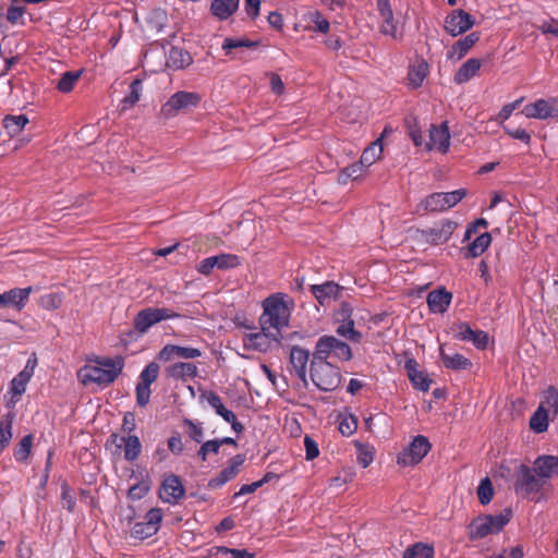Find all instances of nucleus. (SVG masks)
<instances>
[{"label": "nucleus", "mask_w": 558, "mask_h": 558, "mask_svg": "<svg viewBox=\"0 0 558 558\" xmlns=\"http://www.w3.org/2000/svg\"><path fill=\"white\" fill-rule=\"evenodd\" d=\"M284 294L278 293L264 300V312L259 318L264 331L275 329L278 335H281V328L289 325L291 308L284 301Z\"/></svg>", "instance_id": "1"}, {"label": "nucleus", "mask_w": 558, "mask_h": 558, "mask_svg": "<svg viewBox=\"0 0 558 558\" xmlns=\"http://www.w3.org/2000/svg\"><path fill=\"white\" fill-rule=\"evenodd\" d=\"M124 359L105 357L98 361V365H87L82 369L83 384L95 383L100 386H108L113 383L122 373Z\"/></svg>", "instance_id": "2"}, {"label": "nucleus", "mask_w": 558, "mask_h": 558, "mask_svg": "<svg viewBox=\"0 0 558 558\" xmlns=\"http://www.w3.org/2000/svg\"><path fill=\"white\" fill-rule=\"evenodd\" d=\"M511 518L512 510L510 508H505L500 513L496 515H478L473 519L468 526L469 538L474 541L484 538L489 534H497L504 529L506 524L510 522Z\"/></svg>", "instance_id": "3"}, {"label": "nucleus", "mask_w": 558, "mask_h": 558, "mask_svg": "<svg viewBox=\"0 0 558 558\" xmlns=\"http://www.w3.org/2000/svg\"><path fill=\"white\" fill-rule=\"evenodd\" d=\"M311 378L314 385L322 391H333L341 383V374L338 367L327 361H312Z\"/></svg>", "instance_id": "4"}, {"label": "nucleus", "mask_w": 558, "mask_h": 558, "mask_svg": "<svg viewBox=\"0 0 558 558\" xmlns=\"http://www.w3.org/2000/svg\"><path fill=\"white\" fill-rule=\"evenodd\" d=\"M201 101V94L196 92L179 90L161 106L160 116L165 119L173 118L180 112H187L197 107Z\"/></svg>", "instance_id": "5"}, {"label": "nucleus", "mask_w": 558, "mask_h": 558, "mask_svg": "<svg viewBox=\"0 0 558 558\" xmlns=\"http://www.w3.org/2000/svg\"><path fill=\"white\" fill-rule=\"evenodd\" d=\"M180 317L183 315L168 307H146L135 315L133 325L136 331L146 333L150 327L162 320Z\"/></svg>", "instance_id": "6"}, {"label": "nucleus", "mask_w": 558, "mask_h": 558, "mask_svg": "<svg viewBox=\"0 0 558 558\" xmlns=\"http://www.w3.org/2000/svg\"><path fill=\"white\" fill-rule=\"evenodd\" d=\"M466 196L465 189H459L452 192L447 193H433L428 195L422 203L421 207L424 208L425 211L435 213V211H444L447 210L459 202H461Z\"/></svg>", "instance_id": "7"}, {"label": "nucleus", "mask_w": 558, "mask_h": 558, "mask_svg": "<svg viewBox=\"0 0 558 558\" xmlns=\"http://www.w3.org/2000/svg\"><path fill=\"white\" fill-rule=\"evenodd\" d=\"M432 445L427 437L418 435L414 437L410 446L403 449L397 457V463L402 466L415 465L420 463L423 458L430 450Z\"/></svg>", "instance_id": "8"}, {"label": "nucleus", "mask_w": 558, "mask_h": 558, "mask_svg": "<svg viewBox=\"0 0 558 558\" xmlns=\"http://www.w3.org/2000/svg\"><path fill=\"white\" fill-rule=\"evenodd\" d=\"M545 485V481L542 480L536 472L534 466L530 468L525 464H521L517 471V480L514 488L517 492H524L525 494H536L542 490Z\"/></svg>", "instance_id": "9"}, {"label": "nucleus", "mask_w": 558, "mask_h": 558, "mask_svg": "<svg viewBox=\"0 0 558 558\" xmlns=\"http://www.w3.org/2000/svg\"><path fill=\"white\" fill-rule=\"evenodd\" d=\"M475 24V17L462 9L451 11L445 19V31L456 37L471 29Z\"/></svg>", "instance_id": "10"}, {"label": "nucleus", "mask_w": 558, "mask_h": 558, "mask_svg": "<svg viewBox=\"0 0 558 558\" xmlns=\"http://www.w3.org/2000/svg\"><path fill=\"white\" fill-rule=\"evenodd\" d=\"M522 113L526 118L545 120L548 118L558 117V99H538L533 104H529L524 107Z\"/></svg>", "instance_id": "11"}, {"label": "nucleus", "mask_w": 558, "mask_h": 558, "mask_svg": "<svg viewBox=\"0 0 558 558\" xmlns=\"http://www.w3.org/2000/svg\"><path fill=\"white\" fill-rule=\"evenodd\" d=\"M458 223L452 220H445L440 227L430 228L427 230H418L423 240L433 245L446 243L451 238L453 231L457 229Z\"/></svg>", "instance_id": "12"}, {"label": "nucleus", "mask_w": 558, "mask_h": 558, "mask_svg": "<svg viewBox=\"0 0 558 558\" xmlns=\"http://www.w3.org/2000/svg\"><path fill=\"white\" fill-rule=\"evenodd\" d=\"M185 495V488L178 475L170 474L165 477L161 488L160 498L168 504H174L182 499Z\"/></svg>", "instance_id": "13"}, {"label": "nucleus", "mask_w": 558, "mask_h": 558, "mask_svg": "<svg viewBox=\"0 0 558 558\" xmlns=\"http://www.w3.org/2000/svg\"><path fill=\"white\" fill-rule=\"evenodd\" d=\"M199 356H202L199 349L178 344H166L159 351L157 359L162 362H170L174 359L193 360Z\"/></svg>", "instance_id": "14"}, {"label": "nucleus", "mask_w": 558, "mask_h": 558, "mask_svg": "<svg viewBox=\"0 0 558 558\" xmlns=\"http://www.w3.org/2000/svg\"><path fill=\"white\" fill-rule=\"evenodd\" d=\"M456 330V339L460 341H470L478 350L486 349L488 344V333L486 331L473 330L468 323L457 324Z\"/></svg>", "instance_id": "15"}, {"label": "nucleus", "mask_w": 558, "mask_h": 558, "mask_svg": "<svg viewBox=\"0 0 558 558\" xmlns=\"http://www.w3.org/2000/svg\"><path fill=\"white\" fill-rule=\"evenodd\" d=\"M245 461L244 454H236L229 460V465L221 470L219 474L208 482L209 488H217L225 485L227 482L236 476L240 472V468Z\"/></svg>", "instance_id": "16"}, {"label": "nucleus", "mask_w": 558, "mask_h": 558, "mask_svg": "<svg viewBox=\"0 0 558 558\" xmlns=\"http://www.w3.org/2000/svg\"><path fill=\"white\" fill-rule=\"evenodd\" d=\"M449 145L450 134L447 122H444L440 125H430L429 142L426 143L427 149H438L439 151L446 153Z\"/></svg>", "instance_id": "17"}, {"label": "nucleus", "mask_w": 558, "mask_h": 558, "mask_svg": "<svg viewBox=\"0 0 558 558\" xmlns=\"http://www.w3.org/2000/svg\"><path fill=\"white\" fill-rule=\"evenodd\" d=\"M110 440L118 448L124 446V458L128 461H134L137 459L142 451V445L137 436L126 435L119 437L117 434H111Z\"/></svg>", "instance_id": "18"}, {"label": "nucleus", "mask_w": 558, "mask_h": 558, "mask_svg": "<svg viewBox=\"0 0 558 558\" xmlns=\"http://www.w3.org/2000/svg\"><path fill=\"white\" fill-rule=\"evenodd\" d=\"M37 366V359L31 357L28 359L25 367L11 381V393L13 397L22 396L25 390L28 381L34 375L35 367Z\"/></svg>", "instance_id": "19"}, {"label": "nucleus", "mask_w": 558, "mask_h": 558, "mask_svg": "<svg viewBox=\"0 0 558 558\" xmlns=\"http://www.w3.org/2000/svg\"><path fill=\"white\" fill-rule=\"evenodd\" d=\"M310 359V352L301 347L294 345L290 351V364L295 375L304 386L308 385L306 379V365Z\"/></svg>", "instance_id": "20"}, {"label": "nucleus", "mask_w": 558, "mask_h": 558, "mask_svg": "<svg viewBox=\"0 0 558 558\" xmlns=\"http://www.w3.org/2000/svg\"><path fill=\"white\" fill-rule=\"evenodd\" d=\"M165 373L168 378L186 381L198 375V368L192 362H175L167 366Z\"/></svg>", "instance_id": "21"}, {"label": "nucleus", "mask_w": 558, "mask_h": 558, "mask_svg": "<svg viewBox=\"0 0 558 558\" xmlns=\"http://www.w3.org/2000/svg\"><path fill=\"white\" fill-rule=\"evenodd\" d=\"M281 335L277 332L264 331L262 329L260 332L250 333L245 337V347L250 349H254L260 352H266L270 349L271 341L279 342Z\"/></svg>", "instance_id": "22"}, {"label": "nucleus", "mask_w": 558, "mask_h": 558, "mask_svg": "<svg viewBox=\"0 0 558 558\" xmlns=\"http://www.w3.org/2000/svg\"><path fill=\"white\" fill-rule=\"evenodd\" d=\"M32 292V287H27L24 289L14 288L4 293H0V307H5L12 305L17 311H21Z\"/></svg>", "instance_id": "23"}, {"label": "nucleus", "mask_w": 558, "mask_h": 558, "mask_svg": "<svg viewBox=\"0 0 558 558\" xmlns=\"http://www.w3.org/2000/svg\"><path fill=\"white\" fill-rule=\"evenodd\" d=\"M342 288L333 281L311 286V291L320 305H326L330 300H337Z\"/></svg>", "instance_id": "24"}, {"label": "nucleus", "mask_w": 558, "mask_h": 558, "mask_svg": "<svg viewBox=\"0 0 558 558\" xmlns=\"http://www.w3.org/2000/svg\"><path fill=\"white\" fill-rule=\"evenodd\" d=\"M480 40V33L473 32L465 37L457 40L448 50L447 58L449 60H461L472 47Z\"/></svg>", "instance_id": "25"}, {"label": "nucleus", "mask_w": 558, "mask_h": 558, "mask_svg": "<svg viewBox=\"0 0 558 558\" xmlns=\"http://www.w3.org/2000/svg\"><path fill=\"white\" fill-rule=\"evenodd\" d=\"M452 294L445 288H438L428 293L426 302L433 313H445L450 305Z\"/></svg>", "instance_id": "26"}, {"label": "nucleus", "mask_w": 558, "mask_h": 558, "mask_svg": "<svg viewBox=\"0 0 558 558\" xmlns=\"http://www.w3.org/2000/svg\"><path fill=\"white\" fill-rule=\"evenodd\" d=\"M534 471L542 480H546L558 475V457L555 456H539L534 461Z\"/></svg>", "instance_id": "27"}, {"label": "nucleus", "mask_w": 558, "mask_h": 558, "mask_svg": "<svg viewBox=\"0 0 558 558\" xmlns=\"http://www.w3.org/2000/svg\"><path fill=\"white\" fill-rule=\"evenodd\" d=\"M417 362L414 359H410L405 362V369L408 372L409 379L412 385L422 391H428L433 380L427 374L417 369Z\"/></svg>", "instance_id": "28"}, {"label": "nucleus", "mask_w": 558, "mask_h": 558, "mask_svg": "<svg viewBox=\"0 0 558 558\" xmlns=\"http://www.w3.org/2000/svg\"><path fill=\"white\" fill-rule=\"evenodd\" d=\"M193 62L189 51L179 47H171L168 53L167 65L173 70H180L189 66Z\"/></svg>", "instance_id": "29"}, {"label": "nucleus", "mask_w": 558, "mask_h": 558, "mask_svg": "<svg viewBox=\"0 0 558 558\" xmlns=\"http://www.w3.org/2000/svg\"><path fill=\"white\" fill-rule=\"evenodd\" d=\"M429 72V65L424 59L417 60L412 64L408 72L409 85L417 88L422 85L423 81Z\"/></svg>", "instance_id": "30"}, {"label": "nucleus", "mask_w": 558, "mask_h": 558, "mask_svg": "<svg viewBox=\"0 0 558 558\" xmlns=\"http://www.w3.org/2000/svg\"><path fill=\"white\" fill-rule=\"evenodd\" d=\"M482 62L480 59L471 58L465 61L454 74V82L458 84L469 82L481 69Z\"/></svg>", "instance_id": "31"}, {"label": "nucleus", "mask_w": 558, "mask_h": 558, "mask_svg": "<svg viewBox=\"0 0 558 558\" xmlns=\"http://www.w3.org/2000/svg\"><path fill=\"white\" fill-rule=\"evenodd\" d=\"M240 0H214L210 7L213 15L223 21L230 17L239 8Z\"/></svg>", "instance_id": "32"}, {"label": "nucleus", "mask_w": 558, "mask_h": 558, "mask_svg": "<svg viewBox=\"0 0 558 558\" xmlns=\"http://www.w3.org/2000/svg\"><path fill=\"white\" fill-rule=\"evenodd\" d=\"M439 353H440L442 363H444L445 367H447V368H450L453 371H461V369H469L473 365L472 362L462 354H459V353H456L453 355L447 354L442 347H440Z\"/></svg>", "instance_id": "33"}, {"label": "nucleus", "mask_w": 558, "mask_h": 558, "mask_svg": "<svg viewBox=\"0 0 558 558\" xmlns=\"http://www.w3.org/2000/svg\"><path fill=\"white\" fill-rule=\"evenodd\" d=\"M28 123V118L25 114L4 117L2 124L10 137L16 136Z\"/></svg>", "instance_id": "34"}, {"label": "nucleus", "mask_w": 558, "mask_h": 558, "mask_svg": "<svg viewBox=\"0 0 558 558\" xmlns=\"http://www.w3.org/2000/svg\"><path fill=\"white\" fill-rule=\"evenodd\" d=\"M208 404L215 409L216 413L220 415L225 421H233L234 413L230 410H228L222 401L221 398L214 391H207L203 393V396Z\"/></svg>", "instance_id": "35"}, {"label": "nucleus", "mask_w": 558, "mask_h": 558, "mask_svg": "<svg viewBox=\"0 0 558 558\" xmlns=\"http://www.w3.org/2000/svg\"><path fill=\"white\" fill-rule=\"evenodd\" d=\"M335 340V336L320 337L316 343L312 361H327V357L331 354Z\"/></svg>", "instance_id": "36"}, {"label": "nucleus", "mask_w": 558, "mask_h": 558, "mask_svg": "<svg viewBox=\"0 0 558 558\" xmlns=\"http://www.w3.org/2000/svg\"><path fill=\"white\" fill-rule=\"evenodd\" d=\"M492 242V235L488 232L480 234L473 242L468 246L466 257H477L482 255Z\"/></svg>", "instance_id": "37"}, {"label": "nucleus", "mask_w": 558, "mask_h": 558, "mask_svg": "<svg viewBox=\"0 0 558 558\" xmlns=\"http://www.w3.org/2000/svg\"><path fill=\"white\" fill-rule=\"evenodd\" d=\"M381 153V138H377L374 143H372L367 148L364 149L360 161L364 167H369L380 157Z\"/></svg>", "instance_id": "38"}, {"label": "nucleus", "mask_w": 558, "mask_h": 558, "mask_svg": "<svg viewBox=\"0 0 558 558\" xmlns=\"http://www.w3.org/2000/svg\"><path fill=\"white\" fill-rule=\"evenodd\" d=\"M82 70L64 72L57 83V89L61 93H70L82 75Z\"/></svg>", "instance_id": "39"}, {"label": "nucleus", "mask_w": 558, "mask_h": 558, "mask_svg": "<svg viewBox=\"0 0 558 558\" xmlns=\"http://www.w3.org/2000/svg\"><path fill=\"white\" fill-rule=\"evenodd\" d=\"M168 22V15L167 12L163 9L156 8L153 9L147 17V23L149 27L157 33H160L163 31L165 26Z\"/></svg>", "instance_id": "40"}, {"label": "nucleus", "mask_w": 558, "mask_h": 558, "mask_svg": "<svg viewBox=\"0 0 558 558\" xmlns=\"http://www.w3.org/2000/svg\"><path fill=\"white\" fill-rule=\"evenodd\" d=\"M530 428L535 433H544L548 428L547 411L541 405L530 418Z\"/></svg>", "instance_id": "41"}, {"label": "nucleus", "mask_w": 558, "mask_h": 558, "mask_svg": "<svg viewBox=\"0 0 558 558\" xmlns=\"http://www.w3.org/2000/svg\"><path fill=\"white\" fill-rule=\"evenodd\" d=\"M142 84L143 81L141 78H135L130 84V93L122 99V110L132 108L140 100L142 95Z\"/></svg>", "instance_id": "42"}, {"label": "nucleus", "mask_w": 558, "mask_h": 558, "mask_svg": "<svg viewBox=\"0 0 558 558\" xmlns=\"http://www.w3.org/2000/svg\"><path fill=\"white\" fill-rule=\"evenodd\" d=\"M433 547L423 543H416L407 548L403 553V558H433Z\"/></svg>", "instance_id": "43"}, {"label": "nucleus", "mask_w": 558, "mask_h": 558, "mask_svg": "<svg viewBox=\"0 0 558 558\" xmlns=\"http://www.w3.org/2000/svg\"><path fill=\"white\" fill-rule=\"evenodd\" d=\"M341 324L336 329V332L352 342H360L362 333L354 329V320L340 322Z\"/></svg>", "instance_id": "44"}, {"label": "nucleus", "mask_w": 558, "mask_h": 558, "mask_svg": "<svg viewBox=\"0 0 558 558\" xmlns=\"http://www.w3.org/2000/svg\"><path fill=\"white\" fill-rule=\"evenodd\" d=\"M33 444V435L28 434L25 435L20 442L17 444L15 450H14V458L16 461L24 462L27 460V458L31 454Z\"/></svg>", "instance_id": "45"}, {"label": "nucleus", "mask_w": 558, "mask_h": 558, "mask_svg": "<svg viewBox=\"0 0 558 558\" xmlns=\"http://www.w3.org/2000/svg\"><path fill=\"white\" fill-rule=\"evenodd\" d=\"M354 446L357 450V461L363 468H367L374 460V450L368 445H365L359 440L354 441Z\"/></svg>", "instance_id": "46"}, {"label": "nucleus", "mask_w": 558, "mask_h": 558, "mask_svg": "<svg viewBox=\"0 0 558 558\" xmlns=\"http://www.w3.org/2000/svg\"><path fill=\"white\" fill-rule=\"evenodd\" d=\"M258 41H253L246 38H231L228 37L223 40L222 49L226 51V53H230L232 49L235 48H255L258 46Z\"/></svg>", "instance_id": "47"}, {"label": "nucleus", "mask_w": 558, "mask_h": 558, "mask_svg": "<svg viewBox=\"0 0 558 558\" xmlns=\"http://www.w3.org/2000/svg\"><path fill=\"white\" fill-rule=\"evenodd\" d=\"M478 500L482 505L490 502L494 496V488L488 477L483 478L477 487Z\"/></svg>", "instance_id": "48"}, {"label": "nucleus", "mask_w": 558, "mask_h": 558, "mask_svg": "<svg viewBox=\"0 0 558 558\" xmlns=\"http://www.w3.org/2000/svg\"><path fill=\"white\" fill-rule=\"evenodd\" d=\"M215 258H217L216 267L221 270L235 268L241 264L240 257L234 254H219Z\"/></svg>", "instance_id": "49"}, {"label": "nucleus", "mask_w": 558, "mask_h": 558, "mask_svg": "<svg viewBox=\"0 0 558 558\" xmlns=\"http://www.w3.org/2000/svg\"><path fill=\"white\" fill-rule=\"evenodd\" d=\"M12 438V417L8 414L7 421L0 422V452L9 445Z\"/></svg>", "instance_id": "50"}, {"label": "nucleus", "mask_w": 558, "mask_h": 558, "mask_svg": "<svg viewBox=\"0 0 558 558\" xmlns=\"http://www.w3.org/2000/svg\"><path fill=\"white\" fill-rule=\"evenodd\" d=\"M162 520L161 510L158 508L150 509L146 514V529L147 534H155L158 530V524Z\"/></svg>", "instance_id": "51"}, {"label": "nucleus", "mask_w": 558, "mask_h": 558, "mask_svg": "<svg viewBox=\"0 0 558 558\" xmlns=\"http://www.w3.org/2000/svg\"><path fill=\"white\" fill-rule=\"evenodd\" d=\"M158 374L159 365L156 362H150L146 365L140 375L141 383L150 386L154 381H156Z\"/></svg>", "instance_id": "52"}, {"label": "nucleus", "mask_w": 558, "mask_h": 558, "mask_svg": "<svg viewBox=\"0 0 558 558\" xmlns=\"http://www.w3.org/2000/svg\"><path fill=\"white\" fill-rule=\"evenodd\" d=\"M383 19V25L380 27V32L385 35H389L395 39H398L401 37V35L398 33L397 24L395 23L393 19V12H390V16L388 15H380Z\"/></svg>", "instance_id": "53"}, {"label": "nucleus", "mask_w": 558, "mask_h": 558, "mask_svg": "<svg viewBox=\"0 0 558 558\" xmlns=\"http://www.w3.org/2000/svg\"><path fill=\"white\" fill-rule=\"evenodd\" d=\"M331 353L342 361H350L352 359V350L350 345L338 338L335 340Z\"/></svg>", "instance_id": "54"}, {"label": "nucleus", "mask_w": 558, "mask_h": 558, "mask_svg": "<svg viewBox=\"0 0 558 558\" xmlns=\"http://www.w3.org/2000/svg\"><path fill=\"white\" fill-rule=\"evenodd\" d=\"M408 133L411 140L413 141L415 146H421L423 144V136L421 133L420 125L415 118L407 120Z\"/></svg>", "instance_id": "55"}, {"label": "nucleus", "mask_w": 558, "mask_h": 558, "mask_svg": "<svg viewBox=\"0 0 558 558\" xmlns=\"http://www.w3.org/2000/svg\"><path fill=\"white\" fill-rule=\"evenodd\" d=\"M357 428V420L353 415L344 416L339 423V432L343 436H351Z\"/></svg>", "instance_id": "56"}, {"label": "nucleus", "mask_w": 558, "mask_h": 558, "mask_svg": "<svg viewBox=\"0 0 558 558\" xmlns=\"http://www.w3.org/2000/svg\"><path fill=\"white\" fill-rule=\"evenodd\" d=\"M183 424L189 427L187 434L191 439H193L194 441H196L198 444L203 442L204 429L202 426L195 424L190 418H184Z\"/></svg>", "instance_id": "57"}, {"label": "nucleus", "mask_w": 558, "mask_h": 558, "mask_svg": "<svg viewBox=\"0 0 558 558\" xmlns=\"http://www.w3.org/2000/svg\"><path fill=\"white\" fill-rule=\"evenodd\" d=\"M352 314L353 306L349 302H342L340 307L335 312V319L337 323L353 320Z\"/></svg>", "instance_id": "58"}, {"label": "nucleus", "mask_w": 558, "mask_h": 558, "mask_svg": "<svg viewBox=\"0 0 558 558\" xmlns=\"http://www.w3.org/2000/svg\"><path fill=\"white\" fill-rule=\"evenodd\" d=\"M304 447L306 460L312 461L319 456L317 442L308 435L304 437Z\"/></svg>", "instance_id": "59"}, {"label": "nucleus", "mask_w": 558, "mask_h": 558, "mask_svg": "<svg viewBox=\"0 0 558 558\" xmlns=\"http://www.w3.org/2000/svg\"><path fill=\"white\" fill-rule=\"evenodd\" d=\"M150 398V386L138 383L136 386V402L140 407H146Z\"/></svg>", "instance_id": "60"}, {"label": "nucleus", "mask_w": 558, "mask_h": 558, "mask_svg": "<svg viewBox=\"0 0 558 558\" xmlns=\"http://www.w3.org/2000/svg\"><path fill=\"white\" fill-rule=\"evenodd\" d=\"M168 449L175 456H179L183 452L184 446L179 433H173L172 436L168 439Z\"/></svg>", "instance_id": "61"}, {"label": "nucleus", "mask_w": 558, "mask_h": 558, "mask_svg": "<svg viewBox=\"0 0 558 558\" xmlns=\"http://www.w3.org/2000/svg\"><path fill=\"white\" fill-rule=\"evenodd\" d=\"M312 22L314 23V29L320 33H327L329 29V22L318 11L312 14Z\"/></svg>", "instance_id": "62"}, {"label": "nucleus", "mask_w": 558, "mask_h": 558, "mask_svg": "<svg viewBox=\"0 0 558 558\" xmlns=\"http://www.w3.org/2000/svg\"><path fill=\"white\" fill-rule=\"evenodd\" d=\"M148 484H146L145 482H141L130 487L129 497L131 499H141L148 493Z\"/></svg>", "instance_id": "63"}, {"label": "nucleus", "mask_w": 558, "mask_h": 558, "mask_svg": "<svg viewBox=\"0 0 558 558\" xmlns=\"http://www.w3.org/2000/svg\"><path fill=\"white\" fill-rule=\"evenodd\" d=\"M217 258L215 256L207 257L203 259L196 267L197 271L202 275L208 276L211 274L213 269L216 267Z\"/></svg>", "instance_id": "64"}]
</instances>
